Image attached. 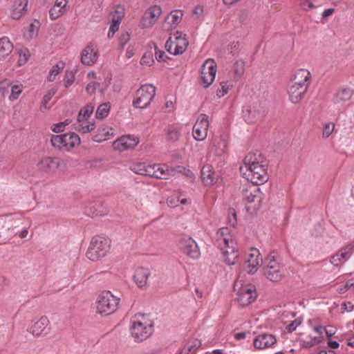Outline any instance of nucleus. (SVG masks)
<instances>
[{
  "label": "nucleus",
  "mask_w": 354,
  "mask_h": 354,
  "mask_svg": "<svg viewBox=\"0 0 354 354\" xmlns=\"http://www.w3.org/2000/svg\"><path fill=\"white\" fill-rule=\"evenodd\" d=\"M215 243L222 251L223 261L226 264L232 266L236 263L239 258L236 243L227 227H222L217 231Z\"/></svg>",
  "instance_id": "f257e3e1"
},
{
  "label": "nucleus",
  "mask_w": 354,
  "mask_h": 354,
  "mask_svg": "<svg viewBox=\"0 0 354 354\" xmlns=\"http://www.w3.org/2000/svg\"><path fill=\"white\" fill-rule=\"evenodd\" d=\"M153 321L145 315L138 313L131 319V333L137 342H142L149 337L153 333Z\"/></svg>",
  "instance_id": "f03ea898"
},
{
  "label": "nucleus",
  "mask_w": 354,
  "mask_h": 354,
  "mask_svg": "<svg viewBox=\"0 0 354 354\" xmlns=\"http://www.w3.org/2000/svg\"><path fill=\"white\" fill-rule=\"evenodd\" d=\"M263 273L266 278L271 281H279L285 275L283 266L277 259L274 252L269 254L263 262Z\"/></svg>",
  "instance_id": "7ed1b4c3"
},
{
  "label": "nucleus",
  "mask_w": 354,
  "mask_h": 354,
  "mask_svg": "<svg viewBox=\"0 0 354 354\" xmlns=\"http://www.w3.org/2000/svg\"><path fill=\"white\" fill-rule=\"evenodd\" d=\"M110 248L109 240L102 236H93L86 252V257L92 261L104 258Z\"/></svg>",
  "instance_id": "20e7f679"
},
{
  "label": "nucleus",
  "mask_w": 354,
  "mask_h": 354,
  "mask_svg": "<svg viewBox=\"0 0 354 354\" xmlns=\"http://www.w3.org/2000/svg\"><path fill=\"white\" fill-rule=\"evenodd\" d=\"M119 301L120 299L110 291H104L97 299V313L103 315H111L117 310Z\"/></svg>",
  "instance_id": "39448f33"
},
{
  "label": "nucleus",
  "mask_w": 354,
  "mask_h": 354,
  "mask_svg": "<svg viewBox=\"0 0 354 354\" xmlns=\"http://www.w3.org/2000/svg\"><path fill=\"white\" fill-rule=\"evenodd\" d=\"M234 289L236 291L237 301L242 306L250 305L257 298L256 288L253 285H243L241 281L236 280Z\"/></svg>",
  "instance_id": "423d86ee"
},
{
  "label": "nucleus",
  "mask_w": 354,
  "mask_h": 354,
  "mask_svg": "<svg viewBox=\"0 0 354 354\" xmlns=\"http://www.w3.org/2000/svg\"><path fill=\"white\" fill-rule=\"evenodd\" d=\"M266 165L264 163L245 169L240 168L243 176L252 184L259 185L267 182L268 176L267 174Z\"/></svg>",
  "instance_id": "0eeeda50"
},
{
  "label": "nucleus",
  "mask_w": 354,
  "mask_h": 354,
  "mask_svg": "<svg viewBox=\"0 0 354 354\" xmlns=\"http://www.w3.org/2000/svg\"><path fill=\"white\" fill-rule=\"evenodd\" d=\"M156 95V88L152 84H145L137 90L133 105L139 109L147 108Z\"/></svg>",
  "instance_id": "6e6552de"
},
{
  "label": "nucleus",
  "mask_w": 354,
  "mask_h": 354,
  "mask_svg": "<svg viewBox=\"0 0 354 354\" xmlns=\"http://www.w3.org/2000/svg\"><path fill=\"white\" fill-rule=\"evenodd\" d=\"M52 145L60 150L69 151L80 143V136L73 132L62 135L53 136L50 140Z\"/></svg>",
  "instance_id": "1a4fd4ad"
},
{
  "label": "nucleus",
  "mask_w": 354,
  "mask_h": 354,
  "mask_svg": "<svg viewBox=\"0 0 354 354\" xmlns=\"http://www.w3.org/2000/svg\"><path fill=\"white\" fill-rule=\"evenodd\" d=\"M242 197L246 204L250 205L247 207L248 210L250 209L256 210L260 207L262 200L261 193L260 192V189L256 185L249 184L245 187H243Z\"/></svg>",
  "instance_id": "9d476101"
},
{
  "label": "nucleus",
  "mask_w": 354,
  "mask_h": 354,
  "mask_svg": "<svg viewBox=\"0 0 354 354\" xmlns=\"http://www.w3.org/2000/svg\"><path fill=\"white\" fill-rule=\"evenodd\" d=\"M183 33L177 31L174 34L175 40L173 41L169 37L165 44L167 50L173 55H180L183 53L188 46V41L185 37H183Z\"/></svg>",
  "instance_id": "9b49d317"
},
{
  "label": "nucleus",
  "mask_w": 354,
  "mask_h": 354,
  "mask_svg": "<svg viewBox=\"0 0 354 354\" xmlns=\"http://www.w3.org/2000/svg\"><path fill=\"white\" fill-rule=\"evenodd\" d=\"M178 246L184 254L192 259H197L200 256L198 245L195 241L189 236H183L179 240Z\"/></svg>",
  "instance_id": "f8f14e48"
},
{
  "label": "nucleus",
  "mask_w": 354,
  "mask_h": 354,
  "mask_svg": "<svg viewBox=\"0 0 354 354\" xmlns=\"http://www.w3.org/2000/svg\"><path fill=\"white\" fill-rule=\"evenodd\" d=\"M216 73V64L213 59H207L201 66V79L205 88L213 82Z\"/></svg>",
  "instance_id": "ddd939ff"
},
{
  "label": "nucleus",
  "mask_w": 354,
  "mask_h": 354,
  "mask_svg": "<svg viewBox=\"0 0 354 354\" xmlns=\"http://www.w3.org/2000/svg\"><path fill=\"white\" fill-rule=\"evenodd\" d=\"M209 127L208 116L205 114H200L193 127L192 134L196 140H203L207 135Z\"/></svg>",
  "instance_id": "4468645a"
},
{
  "label": "nucleus",
  "mask_w": 354,
  "mask_h": 354,
  "mask_svg": "<svg viewBox=\"0 0 354 354\" xmlns=\"http://www.w3.org/2000/svg\"><path fill=\"white\" fill-rule=\"evenodd\" d=\"M161 13L162 9L158 6L149 8L144 13L140 22V26L142 28H151L156 23Z\"/></svg>",
  "instance_id": "2eb2a0df"
},
{
  "label": "nucleus",
  "mask_w": 354,
  "mask_h": 354,
  "mask_svg": "<svg viewBox=\"0 0 354 354\" xmlns=\"http://www.w3.org/2000/svg\"><path fill=\"white\" fill-rule=\"evenodd\" d=\"M156 172L155 176L156 178L160 179H167L169 176H172L175 171L181 173L183 170L185 171V174L189 177L190 178H194V174L190 170H186L185 168L178 166L175 169H168L167 167L165 165H156Z\"/></svg>",
  "instance_id": "dca6fc26"
},
{
  "label": "nucleus",
  "mask_w": 354,
  "mask_h": 354,
  "mask_svg": "<svg viewBox=\"0 0 354 354\" xmlns=\"http://www.w3.org/2000/svg\"><path fill=\"white\" fill-rule=\"evenodd\" d=\"M138 139L129 135L123 136L113 142V148L115 151H123L133 149L138 144Z\"/></svg>",
  "instance_id": "f3484780"
},
{
  "label": "nucleus",
  "mask_w": 354,
  "mask_h": 354,
  "mask_svg": "<svg viewBox=\"0 0 354 354\" xmlns=\"http://www.w3.org/2000/svg\"><path fill=\"white\" fill-rule=\"evenodd\" d=\"M98 57L97 48L90 43L81 53V62L84 65L92 66L97 62Z\"/></svg>",
  "instance_id": "a211bd4d"
},
{
  "label": "nucleus",
  "mask_w": 354,
  "mask_h": 354,
  "mask_svg": "<svg viewBox=\"0 0 354 354\" xmlns=\"http://www.w3.org/2000/svg\"><path fill=\"white\" fill-rule=\"evenodd\" d=\"M50 322L46 316H42L30 328L29 332L35 337L46 335L50 332Z\"/></svg>",
  "instance_id": "6ab92c4d"
},
{
  "label": "nucleus",
  "mask_w": 354,
  "mask_h": 354,
  "mask_svg": "<svg viewBox=\"0 0 354 354\" xmlns=\"http://www.w3.org/2000/svg\"><path fill=\"white\" fill-rule=\"evenodd\" d=\"M261 263H262V259L259 250H253L246 259L244 268L249 274H254Z\"/></svg>",
  "instance_id": "aec40b11"
},
{
  "label": "nucleus",
  "mask_w": 354,
  "mask_h": 354,
  "mask_svg": "<svg viewBox=\"0 0 354 354\" xmlns=\"http://www.w3.org/2000/svg\"><path fill=\"white\" fill-rule=\"evenodd\" d=\"M277 342L274 335L272 334L263 333L257 336L254 339V346L257 349L262 350L271 347Z\"/></svg>",
  "instance_id": "412c9836"
},
{
  "label": "nucleus",
  "mask_w": 354,
  "mask_h": 354,
  "mask_svg": "<svg viewBox=\"0 0 354 354\" xmlns=\"http://www.w3.org/2000/svg\"><path fill=\"white\" fill-rule=\"evenodd\" d=\"M264 162L265 158L260 151H256L254 152H250L243 159V165L240 168H251L254 166L264 163Z\"/></svg>",
  "instance_id": "4be33fe9"
},
{
  "label": "nucleus",
  "mask_w": 354,
  "mask_h": 354,
  "mask_svg": "<svg viewBox=\"0 0 354 354\" xmlns=\"http://www.w3.org/2000/svg\"><path fill=\"white\" fill-rule=\"evenodd\" d=\"M308 88L305 86L297 85L290 82L288 88V94L290 99L292 103H298L306 93Z\"/></svg>",
  "instance_id": "5701e85b"
},
{
  "label": "nucleus",
  "mask_w": 354,
  "mask_h": 354,
  "mask_svg": "<svg viewBox=\"0 0 354 354\" xmlns=\"http://www.w3.org/2000/svg\"><path fill=\"white\" fill-rule=\"evenodd\" d=\"M150 271L147 268H138L133 277V281L140 288H145L148 286V278L150 276Z\"/></svg>",
  "instance_id": "b1692460"
},
{
  "label": "nucleus",
  "mask_w": 354,
  "mask_h": 354,
  "mask_svg": "<svg viewBox=\"0 0 354 354\" xmlns=\"http://www.w3.org/2000/svg\"><path fill=\"white\" fill-rule=\"evenodd\" d=\"M310 73L307 69L300 68L297 70L294 75L291 82L297 85H301L304 86H306V88H308L310 82Z\"/></svg>",
  "instance_id": "393cba45"
},
{
  "label": "nucleus",
  "mask_w": 354,
  "mask_h": 354,
  "mask_svg": "<svg viewBox=\"0 0 354 354\" xmlns=\"http://www.w3.org/2000/svg\"><path fill=\"white\" fill-rule=\"evenodd\" d=\"M60 160L57 158L46 157L39 161V169L45 172H53L59 166Z\"/></svg>",
  "instance_id": "a878e982"
},
{
  "label": "nucleus",
  "mask_w": 354,
  "mask_h": 354,
  "mask_svg": "<svg viewBox=\"0 0 354 354\" xmlns=\"http://www.w3.org/2000/svg\"><path fill=\"white\" fill-rule=\"evenodd\" d=\"M67 3V0H56L54 6L49 10L50 18L52 20H55L64 15Z\"/></svg>",
  "instance_id": "bb28decb"
},
{
  "label": "nucleus",
  "mask_w": 354,
  "mask_h": 354,
  "mask_svg": "<svg viewBox=\"0 0 354 354\" xmlns=\"http://www.w3.org/2000/svg\"><path fill=\"white\" fill-rule=\"evenodd\" d=\"M27 5L28 0H16L11 10V17L14 19H19L26 12Z\"/></svg>",
  "instance_id": "cd10ccee"
},
{
  "label": "nucleus",
  "mask_w": 354,
  "mask_h": 354,
  "mask_svg": "<svg viewBox=\"0 0 354 354\" xmlns=\"http://www.w3.org/2000/svg\"><path fill=\"white\" fill-rule=\"evenodd\" d=\"M13 50V45L8 37L0 39V61L8 57Z\"/></svg>",
  "instance_id": "c85d7f7f"
},
{
  "label": "nucleus",
  "mask_w": 354,
  "mask_h": 354,
  "mask_svg": "<svg viewBox=\"0 0 354 354\" xmlns=\"http://www.w3.org/2000/svg\"><path fill=\"white\" fill-rule=\"evenodd\" d=\"M201 179L205 185L213 184L215 179V174L212 171V167L209 165H204L201 169Z\"/></svg>",
  "instance_id": "c756f323"
},
{
  "label": "nucleus",
  "mask_w": 354,
  "mask_h": 354,
  "mask_svg": "<svg viewBox=\"0 0 354 354\" xmlns=\"http://www.w3.org/2000/svg\"><path fill=\"white\" fill-rule=\"evenodd\" d=\"M353 94V91L349 88H341L335 95V103H340L349 100Z\"/></svg>",
  "instance_id": "7c9ffc66"
},
{
  "label": "nucleus",
  "mask_w": 354,
  "mask_h": 354,
  "mask_svg": "<svg viewBox=\"0 0 354 354\" xmlns=\"http://www.w3.org/2000/svg\"><path fill=\"white\" fill-rule=\"evenodd\" d=\"M183 16L182 10H173L166 17L165 21L169 24L171 28H175L181 21Z\"/></svg>",
  "instance_id": "2f4dec72"
},
{
  "label": "nucleus",
  "mask_w": 354,
  "mask_h": 354,
  "mask_svg": "<svg viewBox=\"0 0 354 354\" xmlns=\"http://www.w3.org/2000/svg\"><path fill=\"white\" fill-rule=\"evenodd\" d=\"M93 109L94 106L93 105L86 104L85 106L80 109L77 115V121L80 122H86L93 113Z\"/></svg>",
  "instance_id": "473e14b6"
},
{
  "label": "nucleus",
  "mask_w": 354,
  "mask_h": 354,
  "mask_svg": "<svg viewBox=\"0 0 354 354\" xmlns=\"http://www.w3.org/2000/svg\"><path fill=\"white\" fill-rule=\"evenodd\" d=\"M110 104L109 102L100 104L96 111V118L98 119H103L106 118L110 110Z\"/></svg>",
  "instance_id": "72a5a7b5"
},
{
  "label": "nucleus",
  "mask_w": 354,
  "mask_h": 354,
  "mask_svg": "<svg viewBox=\"0 0 354 354\" xmlns=\"http://www.w3.org/2000/svg\"><path fill=\"white\" fill-rule=\"evenodd\" d=\"M57 90L55 88L50 89L47 93L44 96L43 100L41 101V110L43 111L44 109H49L50 106L48 105V102L52 99V97L56 93Z\"/></svg>",
  "instance_id": "f704fd0d"
},
{
  "label": "nucleus",
  "mask_w": 354,
  "mask_h": 354,
  "mask_svg": "<svg viewBox=\"0 0 354 354\" xmlns=\"http://www.w3.org/2000/svg\"><path fill=\"white\" fill-rule=\"evenodd\" d=\"M180 136L179 130L174 127L169 126L167 131V139L170 142H176L178 140Z\"/></svg>",
  "instance_id": "c9c22d12"
},
{
  "label": "nucleus",
  "mask_w": 354,
  "mask_h": 354,
  "mask_svg": "<svg viewBox=\"0 0 354 354\" xmlns=\"http://www.w3.org/2000/svg\"><path fill=\"white\" fill-rule=\"evenodd\" d=\"M124 8L121 6L115 7V10L111 12L112 21L120 23L124 16Z\"/></svg>",
  "instance_id": "e433bc0d"
},
{
  "label": "nucleus",
  "mask_w": 354,
  "mask_h": 354,
  "mask_svg": "<svg viewBox=\"0 0 354 354\" xmlns=\"http://www.w3.org/2000/svg\"><path fill=\"white\" fill-rule=\"evenodd\" d=\"M233 71L236 78L241 77L245 71V62L242 59L237 60L233 66Z\"/></svg>",
  "instance_id": "4c0bfd02"
},
{
  "label": "nucleus",
  "mask_w": 354,
  "mask_h": 354,
  "mask_svg": "<svg viewBox=\"0 0 354 354\" xmlns=\"http://www.w3.org/2000/svg\"><path fill=\"white\" fill-rule=\"evenodd\" d=\"M75 129L83 133H88L92 131L95 129L94 123L86 124V122H80L77 121Z\"/></svg>",
  "instance_id": "58836bf2"
},
{
  "label": "nucleus",
  "mask_w": 354,
  "mask_h": 354,
  "mask_svg": "<svg viewBox=\"0 0 354 354\" xmlns=\"http://www.w3.org/2000/svg\"><path fill=\"white\" fill-rule=\"evenodd\" d=\"M75 129L83 133H88L92 131L95 129L94 123L86 124V122H80L77 121Z\"/></svg>",
  "instance_id": "ea45409f"
},
{
  "label": "nucleus",
  "mask_w": 354,
  "mask_h": 354,
  "mask_svg": "<svg viewBox=\"0 0 354 354\" xmlns=\"http://www.w3.org/2000/svg\"><path fill=\"white\" fill-rule=\"evenodd\" d=\"M64 68V64H62L61 66L59 64H56L53 66L51 70L49 72V75L48 77V80L50 82H53L55 80V77L61 72V71Z\"/></svg>",
  "instance_id": "a19ab883"
},
{
  "label": "nucleus",
  "mask_w": 354,
  "mask_h": 354,
  "mask_svg": "<svg viewBox=\"0 0 354 354\" xmlns=\"http://www.w3.org/2000/svg\"><path fill=\"white\" fill-rule=\"evenodd\" d=\"M146 167H147L146 163L140 162V163L133 165L131 167V170L136 174L145 176Z\"/></svg>",
  "instance_id": "79ce46f5"
},
{
  "label": "nucleus",
  "mask_w": 354,
  "mask_h": 354,
  "mask_svg": "<svg viewBox=\"0 0 354 354\" xmlns=\"http://www.w3.org/2000/svg\"><path fill=\"white\" fill-rule=\"evenodd\" d=\"M199 345L200 342L196 341L192 344H188L183 348V353H185V354H193L199 346Z\"/></svg>",
  "instance_id": "37998d69"
},
{
  "label": "nucleus",
  "mask_w": 354,
  "mask_h": 354,
  "mask_svg": "<svg viewBox=\"0 0 354 354\" xmlns=\"http://www.w3.org/2000/svg\"><path fill=\"white\" fill-rule=\"evenodd\" d=\"M71 121L68 119L64 120V122H59L53 126L52 130L55 133H59L64 131L66 126L68 125Z\"/></svg>",
  "instance_id": "c03bdc74"
},
{
  "label": "nucleus",
  "mask_w": 354,
  "mask_h": 354,
  "mask_svg": "<svg viewBox=\"0 0 354 354\" xmlns=\"http://www.w3.org/2000/svg\"><path fill=\"white\" fill-rule=\"evenodd\" d=\"M335 129V124L331 122L326 123L324 124L322 136L324 138L329 137Z\"/></svg>",
  "instance_id": "a18cd8bd"
},
{
  "label": "nucleus",
  "mask_w": 354,
  "mask_h": 354,
  "mask_svg": "<svg viewBox=\"0 0 354 354\" xmlns=\"http://www.w3.org/2000/svg\"><path fill=\"white\" fill-rule=\"evenodd\" d=\"M22 92L21 86L19 85H15L11 88V94L9 97V99L11 101H13L18 98L19 95Z\"/></svg>",
  "instance_id": "49530a36"
},
{
  "label": "nucleus",
  "mask_w": 354,
  "mask_h": 354,
  "mask_svg": "<svg viewBox=\"0 0 354 354\" xmlns=\"http://www.w3.org/2000/svg\"><path fill=\"white\" fill-rule=\"evenodd\" d=\"M75 80V75L73 71H66L64 77V86L69 87Z\"/></svg>",
  "instance_id": "de8ad7c7"
},
{
  "label": "nucleus",
  "mask_w": 354,
  "mask_h": 354,
  "mask_svg": "<svg viewBox=\"0 0 354 354\" xmlns=\"http://www.w3.org/2000/svg\"><path fill=\"white\" fill-rule=\"evenodd\" d=\"M100 87V83L95 81L89 82L86 86V91L88 94L93 95L95 93L97 88Z\"/></svg>",
  "instance_id": "09e8293b"
},
{
  "label": "nucleus",
  "mask_w": 354,
  "mask_h": 354,
  "mask_svg": "<svg viewBox=\"0 0 354 354\" xmlns=\"http://www.w3.org/2000/svg\"><path fill=\"white\" fill-rule=\"evenodd\" d=\"M220 86H221V89L218 88L216 91V95L218 96L219 97H221L227 93L228 89L230 88V85L227 84V82H221Z\"/></svg>",
  "instance_id": "8fccbe9b"
},
{
  "label": "nucleus",
  "mask_w": 354,
  "mask_h": 354,
  "mask_svg": "<svg viewBox=\"0 0 354 354\" xmlns=\"http://www.w3.org/2000/svg\"><path fill=\"white\" fill-rule=\"evenodd\" d=\"M8 87L9 83L7 81L0 82V100L5 97Z\"/></svg>",
  "instance_id": "3c124183"
},
{
  "label": "nucleus",
  "mask_w": 354,
  "mask_h": 354,
  "mask_svg": "<svg viewBox=\"0 0 354 354\" xmlns=\"http://www.w3.org/2000/svg\"><path fill=\"white\" fill-rule=\"evenodd\" d=\"M330 262L333 265H334L335 266H338L340 264V263L342 262V259H341L339 252H337L335 254L332 256L330 258Z\"/></svg>",
  "instance_id": "603ef678"
},
{
  "label": "nucleus",
  "mask_w": 354,
  "mask_h": 354,
  "mask_svg": "<svg viewBox=\"0 0 354 354\" xmlns=\"http://www.w3.org/2000/svg\"><path fill=\"white\" fill-rule=\"evenodd\" d=\"M130 39V35L128 32L122 33L120 37V45L123 47Z\"/></svg>",
  "instance_id": "864d4df0"
},
{
  "label": "nucleus",
  "mask_w": 354,
  "mask_h": 354,
  "mask_svg": "<svg viewBox=\"0 0 354 354\" xmlns=\"http://www.w3.org/2000/svg\"><path fill=\"white\" fill-rule=\"evenodd\" d=\"M156 165H147L145 176H149L154 178L155 172H156V170H155Z\"/></svg>",
  "instance_id": "5fc2aeb1"
},
{
  "label": "nucleus",
  "mask_w": 354,
  "mask_h": 354,
  "mask_svg": "<svg viewBox=\"0 0 354 354\" xmlns=\"http://www.w3.org/2000/svg\"><path fill=\"white\" fill-rule=\"evenodd\" d=\"M353 249H354V241H352V242L349 243L348 244H347L344 248H342L341 250H343L344 252H346V254L351 256Z\"/></svg>",
  "instance_id": "6e6d98bb"
},
{
  "label": "nucleus",
  "mask_w": 354,
  "mask_h": 354,
  "mask_svg": "<svg viewBox=\"0 0 354 354\" xmlns=\"http://www.w3.org/2000/svg\"><path fill=\"white\" fill-rule=\"evenodd\" d=\"M155 50H156V53H155L156 59L158 62L165 61V52L162 51V50H159L156 46H155Z\"/></svg>",
  "instance_id": "4d7b16f0"
},
{
  "label": "nucleus",
  "mask_w": 354,
  "mask_h": 354,
  "mask_svg": "<svg viewBox=\"0 0 354 354\" xmlns=\"http://www.w3.org/2000/svg\"><path fill=\"white\" fill-rule=\"evenodd\" d=\"M301 7L304 10H309L313 8H315V6L313 4V3H311L310 1H308V0H304L301 3Z\"/></svg>",
  "instance_id": "13d9d810"
},
{
  "label": "nucleus",
  "mask_w": 354,
  "mask_h": 354,
  "mask_svg": "<svg viewBox=\"0 0 354 354\" xmlns=\"http://www.w3.org/2000/svg\"><path fill=\"white\" fill-rule=\"evenodd\" d=\"M180 201V199L178 197L174 198V197H169L167 200V203L169 207H174L178 205V203Z\"/></svg>",
  "instance_id": "bf43d9fd"
},
{
  "label": "nucleus",
  "mask_w": 354,
  "mask_h": 354,
  "mask_svg": "<svg viewBox=\"0 0 354 354\" xmlns=\"http://www.w3.org/2000/svg\"><path fill=\"white\" fill-rule=\"evenodd\" d=\"M300 324V321L295 319L287 326V330H288V332H292Z\"/></svg>",
  "instance_id": "052dcab7"
},
{
  "label": "nucleus",
  "mask_w": 354,
  "mask_h": 354,
  "mask_svg": "<svg viewBox=\"0 0 354 354\" xmlns=\"http://www.w3.org/2000/svg\"><path fill=\"white\" fill-rule=\"evenodd\" d=\"M120 24L118 23V22H115V21L111 22L109 30H110V32H112V35H114L115 32L118 30Z\"/></svg>",
  "instance_id": "680f3d73"
},
{
  "label": "nucleus",
  "mask_w": 354,
  "mask_h": 354,
  "mask_svg": "<svg viewBox=\"0 0 354 354\" xmlns=\"http://www.w3.org/2000/svg\"><path fill=\"white\" fill-rule=\"evenodd\" d=\"M151 61H152L151 60V55L149 54L147 55V54H145L142 56V57L141 58L140 63H141V64H149Z\"/></svg>",
  "instance_id": "e2e57ef3"
},
{
  "label": "nucleus",
  "mask_w": 354,
  "mask_h": 354,
  "mask_svg": "<svg viewBox=\"0 0 354 354\" xmlns=\"http://www.w3.org/2000/svg\"><path fill=\"white\" fill-rule=\"evenodd\" d=\"M230 223L232 227H235L236 225V216L234 211L232 213V218H230Z\"/></svg>",
  "instance_id": "0e129e2a"
},
{
  "label": "nucleus",
  "mask_w": 354,
  "mask_h": 354,
  "mask_svg": "<svg viewBox=\"0 0 354 354\" xmlns=\"http://www.w3.org/2000/svg\"><path fill=\"white\" fill-rule=\"evenodd\" d=\"M333 12H334L333 8H328V9L325 10L322 13L323 18H326V17L330 16L333 13Z\"/></svg>",
  "instance_id": "69168bd1"
},
{
  "label": "nucleus",
  "mask_w": 354,
  "mask_h": 354,
  "mask_svg": "<svg viewBox=\"0 0 354 354\" xmlns=\"http://www.w3.org/2000/svg\"><path fill=\"white\" fill-rule=\"evenodd\" d=\"M344 309L348 312H351L354 309V306L352 305L351 303H344L343 304Z\"/></svg>",
  "instance_id": "338daca9"
},
{
  "label": "nucleus",
  "mask_w": 354,
  "mask_h": 354,
  "mask_svg": "<svg viewBox=\"0 0 354 354\" xmlns=\"http://www.w3.org/2000/svg\"><path fill=\"white\" fill-rule=\"evenodd\" d=\"M338 252H339L342 260L346 261L351 257L349 254H346V252L342 250H340Z\"/></svg>",
  "instance_id": "774afa93"
}]
</instances>
